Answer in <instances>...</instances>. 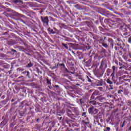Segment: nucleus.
Instances as JSON below:
<instances>
[{
    "mask_svg": "<svg viewBox=\"0 0 131 131\" xmlns=\"http://www.w3.org/2000/svg\"><path fill=\"white\" fill-rule=\"evenodd\" d=\"M85 77H86V78H87L89 82H92V79H91V78H90V77H89V76L86 75Z\"/></svg>",
    "mask_w": 131,
    "mask_h": 131,
    "instance_id": "c03bdc74",
    "label": "nucleus"
},
{
    "mask_svg": "<svg viewBox=\"0 0 131 131\" xmlns=\"http://www.w3.org/2000/svg\"><path fill=\"white\" fill-rule=\"evenodd\" d=\"M105 54H106V50H103V51L100 52V54L102 55L101 58H104V56H105Z\"/></svg>",
    "mask_w": 131,
    "mask_h": 131,
    "instance_id": "bb28decb",
    "label": "nucleus"
},
{
    "mask_svg": "<svg viewBox=\"0 0 131 131\" xmlns=\"http://www.w3.org/2000/svg\"><path fill=\"white\" fill-rule=\"evenodd\" d=\"M98 90L99 91H100L101 92H102V91H103V88L102 87H99Z\"/></svg>",
    "mask_w": 131,
    "mask_h": 131,
    "instance_id": "680f3d73",
    "label": "nucleus"
},
{
    "mask_svg": "<svg viewBox=\"0 0 131 131\" xmlns=\"http://www.w3.org/2000/svg\"><path fill=\"white\" fill-rule=\"evenodd\" d=\"M73 60L72 58H68L67 66L68 69H66L67 72L71 74H75V69H74V64L72 63Z\"/></svg>",
    "mask_w": 131,
    "mask_h": 131,
    "instance_id": "f257e3e1",
    "label": "nucleus"
},
{
    "mask_svg": "<svg viewBox=\"0 0 131 131\" xmlns=\"http://www.w3.org/2000/svg\"><path fill=\"white\" fill-rule=\"evenodd\" d=\"M86 120H89V118H86L85 120H82V123L84 125L85 129H86V126L92 129V123L90 121H86Z\"/></svg>",
    "mask_w": 131,
    "mask_h": 131,
    "instance_id": "423d86ee",
    "label": "nucleus"
},
{
    "mask_svg": "<svg viewBox=\"0 0 131 131\" xmlns=\"http://www.w3.org/2000/svg\"><path fill=\"white\" fill-rule=\"evenodd\" d=\"M39 121H40V119L39 118L36 120V122H39Z\"/></svg>",
    "mask_w": 131,
    "mask_h": 131,
    "instance_id": "e2e57ef3",
    "label": "nucleus"
},
{
    "mask_svg": "<svg viewBox=\"0 0 131 131\" xmlns=\"http://www.w3.org/2000/svg\"><path fill=\"white\" fill-rule=\"evenodd\" d=\"M103 73H97L96 74V77H97V78H101V77H102V76H103Z\"/></svg>",
    "mask_w": 131,
    "mask_h": 131,
    "instance_id": "b1692460",
    "label": "nucleus"
},
{
    "mask_svg": "<svg viewBox=\"0 0 131 131\" xmlns=\"http://www.w3.org/2000/svg\"><path fill=\"white\" fill-rule=\"evenodd\" d=\"M106 75L107 76H110V74L111 73V69L108 68L107 70H106Z\"/></svg>",
    "mask_w": 131,
    "mask_h": 131,
    "instance_id": "cd10ccee",
    "label": "nucleus"
},
{
    "mask_svg": "<svg viewBox=\"0 0 131 131\" xmlns=\"http://www.w3.org/2000/svg\"><path fill=\"white\" fill-rule=\"evenodd\" d=\"M108 41L110 42L112 49H113V47L114 46V41L113 40L112 38H110L108 39Z\"/></svg>",
    "mask_w": 131,
    "mask_h": 131,
    "instance_id": "a211bd4d",
    "label": "nucleus"
},
{
    "mask_svg": "<svg viewBox=\"0 0 131 131\" xmlns=\"http://www.w3.org/2000/svg\"><path fill=\"white\" fill-rule=\"evenodd\" d=\"M17 71H19V72H22V71H24V68H18L17 69Z\"/></svg>",
    "mask_w": 131,
    "mask_h": 131,
    "instance_id": "e433bc0d",
    "label": "nucleus"
},
{
    "mask_svg": "<svg viewBox=\"0 0 131 131\" xmlns=\"http://www.w3.org/2000/svg\"><path fill=\"white\" fill-rule=\"evenodd\" d=\"M128 36H129V37L128 38V43H131V36H130V35H129Z\"/></svg>",
    "mask_w": 131,
    "mask_h": 131,
    "instance_id": "09e8293b",
    "label": "nucleus"
},
{
    "mask_svg": "<svg viewBox=\"0 0 131 131\" xmlns=\"http://www.w3.org/2000/svg\"><path fill=\"white\" fill-rule=\"evenodd\" d=\"M100 31H102V32H104V31H105V29L104 28H103L101 26H99L98 27Z\"/></svg>",
    "mask_w": 131,
    "mask_h": 131,
    "instance_id": "a19ab883",
    "label": "nucleus"
},
{
    "mask_svg": "<svg viewBox=\"0 0 131 131\" xmlns=\"http://www.w3.org/2000/svg\"><path fill=\"white\" fill-rule=\"evenodd\" d=\"M127 76L126 75H124L123 76L120 77V79H124V78H125V77H126Z\"/></svg>",
    "mask_w": 131,
    "mask_h": 131,
    "instance_id": "5fc2aeb1",
    "label": "nucleus"
},
{
    "mask_svg": "<svg viewBox=\"0 0 131 131\" xmlns=\"http://www.w3.org/2000/svg\"><path fill=\"white\" fill-rule=\"evenodd\" d=\"M47 83L48 84V88L52 90V88H51V85H52V82H51V80L49 79H46Z\"/></svg>",
    "mask_w": 131,
    "mask_h": 131,
    "instance_id": "412c9836",
    "label": "nucleus"
},
{
    "mask_svg": "<svg viewBox=\"0 0 131 131\" xmlns=\"http://www.w3.org/2000/svg\"><path fill=\"white\" fill-rule=\"evenodd\" d=\"M127 105L131 107V101H129L127 103Z\"/></svg>",
    "mask_w": 131,
    "mask_h": 131,
    "instance_id": "4d7b16f0",
    "label": "nucleus"
},
{
    "mask_svg": "<svg viewBox=\"0 0 131 131\" xmlns=\"http://www.w3.org/2000/svg\"><path fill=\"white\" fill-rule=\"evenodd\" d=\"M68 46H70V47H71V46H72V43H70V42L66 43V49L67 50H68Z\"/></svg>",
    "mask_w": 131,
    "mask_h": 131,
    "instance_id": "4c0bfd02",
    "label": "nucleus"
},
{
    "mask_svg": "<svg viewBox=\"0 0 131 131\" xmlns=\"http://www.w3.org/2000/svg\"><path fill=\"white\" fill-rule=\"evenodd\" d=\"M26 76L28 77V78H30V73L29 71L27 72Z\"/></svg>",
    "mask_w": 131,
    "mask_h": 131,
    "instance_id": "de8ad7c7",
    "label": "nucleus"
},
{
    "mask_svg": "<svg viewBox=\"0 0 131 131\" xmlns=\"http://www.w3.org/2000/svg\"><path fill=\"white\" fill-rule=\"evenodd\" d=\"M44 10L43 9H42L41 10H40V11H39V14H40L41 15H42V13H43Z\"/></svg>",
    "mask_w": 131,
    "mask_h": 131,
    "instance_id": "6e6d98bb",
    "label": "nucleus"
},
{
    "mask_svg": "<svg viewBox=\"0 0 131 131\" xmlns=\"http://www.w3.org/2000/svg\"><path fill=\"white\" fill-rule=\"evenodd\" d=\"M33 66V63H32L31 62H30L27 66V68H30V67H32Z\"/></svg>",
    "mask_w": 131,
    "mask_h": 131,
    "instance_id": "7c9ffc66",
    "label": "nucleus"
},
{
    "mask_svg": "<svg viewBox=\"0 0 131 131\" xmlns=\"http://www.w3.org/2000/svg\"><path fill=\"white\" fill-rule=\"evenodd\" d=\"M67 115L72 119H74V118H75V116H74V114H72V112L70 110L67 109Z\"/></svg>",
    "mask_w": 131,
    "mask_h": 131,
    "instance_id": "f8f14e48",
    "label": "nucleus"
},
{
    "mask_svg": "<svg viewBox=\"0 0 131 131\" xmlns=\"http://www.w3.org/2000/svg\"><path fill=\"white\" fill-rule=\"evenodd\" d=\"M41 21L43 25L46 26H49V23H50V19H49L48 16H41Z\"/></svg>",
    "mask_w": 131,
    "mask_h": 131,
    "instance_id": "0eeeda50",
    "label": "nucleus"
},
{
    "mask_svg": "<svg viewBox=\"0 0 131 131\" xmlns=\"http://www.w3.org/2000/svg\"><path fill=\"white\" fill-rule=\"evenodd\" d=\"M95 121H99V120L101 118V117H100L99 115H97L95 117Z\"/></svg>",
    "mask_w": 131,
    "mask_h": 131,
    "instance_id": "2f4dec72",
    "label": "nucleus"
},
{
    "mask_svg": "<svg viewBox=\"0 0 131 131\" xmlns=\"http://www.w3.org/2000/svg\"><path fill=\"white\" fill-rule=\"evenodd\" d=\"M119 49V47H118L117 46L115 47V51H118Z\"/></svg>",
    "mask_w": 131,
    "mask_h": 131,
    "instance_id": "bf43d9fd",
    "label": "nucleus"
},
{
    "mask_svg": "<svg viewBox=\"0 0 131 131\" xmlns=\"http://www.w3.org/2000/svg\"><path fill=\"white\" fill-rule=\"evenodd\" d=\"M106 83L110 85V90H114V88H113V83H114V82L112 80V78H110V77H108L106 79Z\"/></svg>",
    "mask_w": 131,
    "mask_h": 131,
    "instance_id": "9b49d317",
    "label": "nucleus"
},
{
    "mask_svg": "<svg viewBox=\"0 0 131 131\" xmlns=\"http://www.w3.org/2000/svg\"><path fill=\"white\" fill-rule=\"evenodd\" d=\"M78 79H80V80H81L82 81H84V78H83V77H82V76H79Z\"/></svg>",
    "mask_w": 131,
    "mask_h": 131,
    "instance_id": "79ce46f5",
    "label": "nucleus"
},
{
    "mask_svg": "<svg viewBox=\"0 0 131 131\" xmlns=\"http://www.w3.org/2000/svg\"><path fill=\"white\" fill-rule=\"evenodd\" d=\"M117 111H118V108H117L116 109L113 110V114H115V113H116Z\"/></svg>",
    "mask_w": 131,
    "mask_h": 131,
    "instance_id": "603ef678",
    "label": "nucleus"
},
{
    "mask_svg": "<svg viewBox=\"0 0 131 131\" xmlns=\"http://www.w3.org/2000/svg\"><path fill=\"white\" fill-rule=\"evenodd\" d=\"M78 7H79V5L78 4L75 6V8H76V9H79L78 8Z\"/></svg>",
    "mask_w": 131,
    "mask_h": 131,
    "instance_id": "338daca9",
    "label": "nucleus"
},
{
    "mask_svg": "<svg viewBox=\"0 0 131 131\" xmlns=\"http://www.w3.org/2000/svg\"><path fill=\"white\" fill-rule=\"evenodd\" d=\"M107 67H108V65L105 62V60H102L100 62V66L99 68V71H100L102 74H104V73H105V71H106V69Z\"/></svg>",
    "mask_w": 131,
    "mask_h": 131,
    "instance_id": "f03ea898",
    "label": "nucleus"
},
{
    "mask_svg": "<svg viewBox=\"0 0 131 131\" xmlns=\"http://www.w3.org/2000/svg\"><path fill=\"white\" fill-rule=\"evenodd\" d=\"M125 27H126V28H127V29H129V30H130V31H131V28H130V25H126V24H124Z\"/></svg>",
    "mask_w": 131,
    "mask_h": 131,
    "instance_id": "ea45409f",
    "label": "nucleus"
},
{
    "mask_svg": "<svg viewBox=\"0 0 131 131\" xmlns=\"http://www.w3.org/2000/svg\"><path fill=\"white\" fill-rule=\"evenodd\" d=\"M125 122H126V121L124 120L121 126V127H123V126H124V125H125Z\"/></svg>",
    "mask_w": 131,
    "mask_h": 131,
    "instance_id": "864d4df0",
    "label": "nucleus"
},
{
    "mask_svg": "<svg viewBox=\"0 0 131 131\" xmlns=\"http://www.w3.org/2000/svg\"><path fill=\"white\" fill-rule=\"evenodd\" d=\"M117 42L116 44L115 43V46H121V45H123L124 43L123 41H122V39H120V38H119L117 39Z\"/></svg>",
    "mask_w": 131,
    "mask_h": 131,
    "instance_id": "f3484780",
    "label": "nucleus"
},
{
    "mask_svg": "<svg viewBox=\"0 0 131 131\" xmlns=\"http://www.w3.org/2000/svg\"><path fill=\"white\" fill-rule=\"evenodd\" d=\"M80 103L81 105L82 106L84 105V103H85V99L83 98H81L79 99Z\"/></svg>",
    "mask_w": 131,
    "mask_h": 131,
    "instance_id": "393cba45",
    "label": "nucleus"
},
{
    "mask_svg": "<svg viewBox=\"0 0 131 131\" xmlns=\"http://www.w3.org/2000/svg\"><path fill=\"white\" fill-rule=\"evenodd\" d=\"M47 30L49 31V32H50V34H55V33H56L55 32H54V30L51 29V28H48Z\"/></svg>",
    "mask_w": 131,
    "mask_h": 131,
    "instance_id": "5701e85b",
    "label": "nucleus"
},
{
    "mask_svg": "<svg viewBox=\"0 0 131 131\" xmlns=\"http://www.w3.org/2000/svg\"><path fill=\"white\" fill-rule=\"evenodd\" d=\"M119 24L118 23H115V21L113 20H109L108 21V25L111 28H116L117 26Z\"/></svg>",
    "mask_w": 131,
    "mask_h": 131,
    "instance_id": "9d476101",
    "label": "nucleus"
},
{
    "mask_svg": "<svg viewBox=\"0 0 131 131\" xmlns=\"http://www.w3.org/2000/svg\"><path fill=\"white\" fill-rule=\"evenodd\" d=\"M123 34V35H128V32H126L124 33Z\"/></svg>",
    "mask_w": 131,
    "mask_h": 131,
    "instance_id": "69168bd1",
    "label": "nucleus"
},
{
    "mask_svg": "<svg viewBox=\"0 0 131 131\" xmlns=\"http://www.w3.org/2000/svg\"><path fill=\"white\" fill-rule=\"evenodd\" d=\"M119 65L120 66L119 67V69H123V68H124V67H125L123 63H121V62H119Z\"/></svg>",
    "mask_w": 131,
    "mask_h": 131,
    "instance_id": "c756f323",
    "label": "nucleus"
},
{
    "mask_svg": "<svg viewBox=\"0 0 131 131\" xmlns=\"http://www.w3.org/2000/svg\"><path fill=\"white\" fill-rule=\"evenodd\" d=\"M110 120H111V117H108L106 120V122H107V123H109V122L110 121Z\"/></svg>",
    "mask_w": 131,
    "mask_h": 131,
    "instance_id": "3c124183",
    "label": "nucleus"
},
{
    "mask_svg": "<svg viewBox=\"0 0 131 131\" xmlns=\"http://www.w3.org/2000/svg\"><path fill=\"white\" fill-rule=\"evenodd\" d=\"M111 130V128L110 127H106L104 129V131H110Z\"/></svg>",
    "mask_w": 131,
    "mask_h": 131,
    "instance_id": "a18cd8bd",
    "label": "nucleus"
},
{
    "mask_svg": "<svg viewBox=\"0 0 131 131\" xmlns=\"http://www.w3.org/2000/svg\"><path fill=\"white\" fill-rule=\"evenodd\" d=\"M17 49L18 51H20V52H23V51H24V47L23 46H18Z\"/></svg>",
    "mask_w": 131,
    "mask_h": 131,
    "instance_id": "c85d7f7f",
    "label": "nucleus"
},
{
    "mask_svg": "<svg viewBox=\"0 0 131 131\" xmlns=\"http://www.w3.org/2000/svg\"><path fill=\"white\" fill-rule=\"evenodd\" d=\"M116 46H118L119 49H120V50H123V47H124V43H123V44H122L121 46L120 45H116Z\"/></svg>",
    "mask_w": 131,
    "mask_h": 131,
    "instance_id": "f704fd0d",
    "label": "nucleus"
},
{
    "mask_svg": "<svg viewBox=\"0 0 131 131\" xmlns=\"http://www.w3.org/2000/svg\"><path fill=\"white\" fill-rule=\"evenodd\" d=\"M101 45L102 47H103L105 49H108L109 48V46H108V44H107V43L102 42L101 43Z\"/></svg>",
    "mask_w": 131,
    "mask_h": 131,
    "instance_id": "a878e982",
    "label": "nucleus"
},
{
    "mask_svg": "<svg viewBox=\"0 0 131 131\" xmlns=\"http://www.w3.org/2000/svg\"><path fill=\"white\" fill-rule=\"evenodd\" d=\"M73 111L77 116H79V115H80V112L79 111L78 107H73Z\"/></svg>",
    "mask_w": 131,
    "mask_h": 131,
    "instance_id": "2eb2a0df",
    "label": "nucleus"
},
{
    "mask_svg": "<svg viewBox=\"0 0 131 131\" xmlns=\"http://www.w3.org/2000/svg\"><path fill=\"white\" fill-rule=\"evenodd\" d=\"M93 39H99V37H98V36L93 37Z\"/></svg>",
    "mask_w": 131,
    "mask_h": 131,
    "instance_id": "0e129e2a",
    "label": "nucleus"
},
{
    "mask_svg": "<svg viewBox=\"0 0 131 131\" xmlns=\"http://www.w3.org/2000/svg\"><path fill=\"white\" fill-rule=\"evenodd\" d=\"M21 104L23 105V107H26V110H31V105H32V102L30 100H25L21 102Z\"/></svg>",
    "mask_w": 131,
    "mask_h": 131,
    "instance_id": "20e7f679",
    "label": "nucleus"
},
{
    "mask_svg": "<svg viewBox=\"0 0 131 131\" xmlns=\"http://www.w3.org/2000/svg\"><path fill=\"white\" fill-rule=\"evenodd\" d=\"M123 90H119L118 91V94L119 95H122V93H123Z\"/></svg>",
    "mask_w": 131,
    "mask_h": 131,
    "instance_id": "49530a36",
    "label": "nucleus"
},
{
    "mask_svg": "<svg viewBox=\"0 0 131 131\" xmlns=\"http://www.w3.org/2000/svg\"><path fill=\"white\" fill-rule=\"evenodd\" d=\"M9 32H6L2 34V35H7V34H8Z\"/></svg>",
    "mask_w": 131,
    "mask_h": 131,
    "instance_id": "13d9d810",
    "label": "nucleus"
},
{
    "mask_svg": "<svg viewBox=\"0 0 131 131\" xmlns=\"http://www.w3.org/2000/svg\"><path fill=\"white\" fill-rule=\"evenodd\" d=\"M59 67H61V72L62 74V76L65 77L66 76V67L65 66V64L64 63H59Z\"/></svg>",
    "mask_w": 131,
    "mask_h": 131,
    "instance_id": "6e6552de",
    "label": "nucleus"
},
{
    "mask_svg": "<svg viewBox=\"0 0 131 131\" xmlns=\"http://www.w3.org/2000/svg\"><path fill=\"white\" fill-rule=\"evenodd\" d=\"M7 44L9 46H13L15 43V41L14 40H9L7 41Z\"/></svg>",
    "mask_w": 131,
    "mask_h": 131,
    "instance_id": "4be33fe9",
    "label": "nucleus"
},
{
    "mask_svg": "<svg viewBox=\"0 0 131 131\" xmlns=\"http://www.w3.org/2000/svg\"><path fill=\"white\" fill-rule=\"evenodd\" d=\"M1 103H2V104H4V105H6V104H7V102L5 100L2 101Z\"/></svg>",
    "mask_w": 131,
    "mask_h": 131,
    "instance_id": "052dcab7",
    "label": "nucleus"
},
{
    "mask_svg": "<svg viewBox=\"0 0 131 131\" xmlns=\"http://www.w3.org/2000/svg\"><path fill=\"white\" fill-rule=\"evenodd\" d=\"M112 68L113 69V72H116L117 71V68L115 67V66H113Z\"/></svg>",
    "mask_w": 131,
    "mask_h": 131,
    "instance_id": "c9c22d12",
    "label": "nucleus"
},
{
    "mask_svg": "<svg viewBox=\"0 0 131 131\" xmlns=\"http://www.w3.org/2000/svg\"><path fill=\"white\" fill-rule=\"evenodd\" d=\"M26 115V112L25 111H21L18 114L19 118L23 117Z\"/></svg>",
    "mask_w": 131,
    "mask_h": 131,
    "instance_id": "6ab92c4d",
    "label": "nucleus"
},
{
    "mask_svg": "<svg viewBox=\"0 0 131 131\" xmlns=\"http://www.w3.org/2000/svg\"><path fill=\"white\" fill-rule=\"evenodd\" d=\"M67 123L68 124V125H67V126H69L70 127H72V123H70V122L67 121Z\"/></svg>",
    "mask_w": 131,
    "mask_h": 131,
    "instance_id": "58836bf2",
    "label": "nucleus"
},
{
    "mask_svg": "<svg viewBox=\"0 0 131 131\" xmlns=\"http://www.w3.org/2000/svg\"><path fill=\"white\" fill-rule=\"evenodd\" d=\"M94 123L96 128L97 129V130L102 129V128H103V126H104V125L100 123L99 121H96V120H94Z\"/></svg>",
    "mask_w": 131,
    "mask_h": 131,
    "instance_id": "1a4fd4ad",
    "label": "nucleus"
},
{
    "mask_svg": "<svg viewBox=\"0 0 131 131\" xmlns=\"http://www.w3.org/2000/svg\"><path fill=\"white\" fill-rule=\"evenodd\" d=\"M53 86H54V88L55 89H56L57 91H58L59 89H60V88L59 87V85H55Z\"/></svg>",
    "mask_w": 131,
    "mask_h": 131,
    "instance_id": "8fccbe9b",
    "label": "nucleus"
},
{
    "mask_svg": "<svg viewBox=\"0 0 131 131\" xmlns=\"http://www.w3.org/2000/svg\"><path fill=\"white\" fill-rule=\"evenodd\" d=\"M59 65H60L59 63H55V66L53 67L52 69H56V68H59Z\"/></svg>",
    "mask_w": 131,
    "mask_h": 131,
    "instance_id": "72a5a7b5",
    "label": "nucleus"
},
{
    "mask_svg": "<svg viewBox=\"0 0 131 131\" xmlns=\"http://www.w3.org/2000/svg\"><path fill=\"white\" fill-rule=\"evenodd\" d=\"M99 100H90L89 103L90 105H94V106H97V105H99V102H98Z\"/></svg>",
    "mask_w": 131,
    "mask_h": 131,
    "instance_id": "dca6fc26",
    "label": "nucleus"
},
{
    "mask_svg": "<svg viewBox=\"0 0 131 131\" xmlns=\"http://www.w3.org/2000/svg\"><path fill=\"white\" fill-rule=\"evenodd\" d=\"M81 116L83 117H86V112H83L81 114Z\"/></svg>",
    "mask_w": 131,
    "mask_h": 131,
    "instance_id": "37998d69",
    "label": "nucleus"
},
{
    "mask_svg": "<svg viewBox=\"0 0 131 131\" xmlns=\"http://www.w3.org/2000/svg\"><path fill=\"white\" fill-rule=\"evenodd\" d=\"M100 95V91L99 90H95L93 94H92L90 97V101L96 100V101H102L101 97L97 96L95 98L96 96Z\"/></svg>",
    "mask_w": 131,
    "mask_h": 131,
    "instance_id": "7ed1b4c3",
    "label": "nucleus"
},
{
    "mask_svg": "<svg viewBox=\"0 0 131 131\" xmlns=\"http://www.w3.org/2000/svg\"><path fill=\"white\" fill-rule=\"evenodd\" d=\"M116 72H113L111 75V77H112V80L114 82V84H115L117 82V78L115 77V73Z\"/></svg>",
    "mask_w": 131,
    "mask_h": 131,
    "instance_id": "4468645a",
    "label": "nucleus"
},
{
    "mask_svg": "<svg viewBox=\"0 0 131 131\" xmlns=\"http://www.w3.org/2000/svg\"><path fill=\"white\" fill-rule=\"evenodd\" d=\"M88 112L91 115H95V114H98L99 110L94 106H92L88 109Z\"/></svg>",
    "mask_w": 131,
    "mask_h": 131,
    "instance_id": "39448f33",
    "label": "nucleus"
},
{
    "mask_svg": "<svg viewBox=\"0 0 131 131\" xmlns=\"http://www.w3.org/2000/svg\"><path fill=\"white\" fill-rule=\"evenodd\" d=\"M95 84L96 85V86H103L104 84V80H103V79L97 80Z\"/></svg>",
    "mask_w": 131,
    "mask_h": 131,
    "instance_id": "ddd939ff",
    "label": "nucleus"
},
{
    "mask_svg": "<svg viewBox=\"0 0 131 131\" xmlns=\"http://www.w3.org/2000/svg\"><path fill=\"white\" fill-rule=\"evenodd\" d=\"M71 130H72V129L69 128H67V129L66 130V131H71Z\"/></svg>",
    "mask_w": 131,
    "mask_h": 131,
    "instance_id": "774afa93",
    "label": "nucleus"
},
{
    "mask_svg": "<svg viewBox=\"0 0 131 131\" xmlns=\"http://www.w3.org/2000/svg\"><path fill=\"white\" fill-rule=\"evenodd\" d=\"M7 122L8 121L7 120V119H4L3 121L0 123V125H1V126H5V125L7 124Z\"/></svg>",
    "mask_w": 131,
    "mask_h": 131,
    "instance_id": "aec40b11",
    "label": "nucleus"
},
{
    "mask_svg": "<svg viewBox=\"0 0 131 131\" xmlns=\"http://www.w3.org/2000/svg\"><path fill=\"white\" fill-rule=\"evenodd\" d=\"M123 92H124V95H125L126 96L127 95H128V94H129V91L126 89H124Z\"/></svg>",
    "mask_w": 131,
    "mask_h": 131,
    "instance_id": "473e14b6",
    "label": "nucleus"
}]
</instances>
